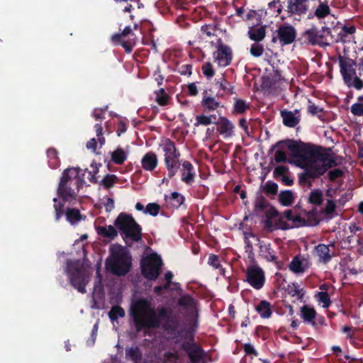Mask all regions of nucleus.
I'll list each match as a JSON object with an SVG mask.
<instances>
[{
	"label": "nucleus",
	"instance_id": "1",
	"mask_svg": "<svg viewBox=\"0 0 363 363\" xmlns=\"http://www.w3.org/2000/svg\"><path fill=\"white\" fill-rule=\"evenodd\" d=\"M284 144L294 157L299 158L306 163L305 172L298 176V182L301 184H305L308 179L319 178L329 169L338 165L334 154L331 153L330 147L286 140L277 142L272 147V150L276 147H283Z\"/></svg>",
	"mask_w": 363,
	"mask_h": 363
},
{
	"label": "nucleus",
	"instance_id": "2",
	"mask_svg": "<svg viewBox=\"0 0 363 363\" xmlns=\"http://www.w3.org/2000/svg\"><path fill=\"white\" fill-rule=\"evenodd\" d=\"M130 314L135 323L137 332L143 329H156L161 325V320L165 319L163 324L164 330L174 333L179 327V323L172 317V312L166 307H158L157 311L150 300L140 298L131 305Z\"/></svg>",
	"mask_w": 363,
	"mask_h": 363
},
{
	"label": "nucleus",
	"instance_id": "3",
	"mask_svg": "<svg viewBox=\"0 0 363 363\" xmlns=\"http://www.w3.org/2000/svg\"><path fill=\"white\" fill-rule=\"evenodd\" d=\"M79 172L74 168H67L62 172L57 188V194L64 202L76 200L84 180L78 177Z\"/></svg>",
	"mask_w": 363,
	"mask_h": 363
},
{
	"label": "nucleus",
	"instance_id": "4",
	"mask_svg": "<svg viewBox=\"0 0 363 363\" xmlns=\"http://www.w3.org/2000/svg\"><path fill=\"white\" fill-rule=\"evenodd\" d=\"M114 225L126 245L130 241L138 242L142 240V228L131 214L120 213L114 221Z\"/></svg>",
	"mask_w": 363,
	"mask_h": 363
},
{
	"label": "nucleus",
	"instance_id": "5",
	"mask_svg": "<svg viewBox=\"0 0 363 363\" xmlns=\"http://www.w3.org/2000/svg\"><path fill=\"white\" fill-rule=\"evenodd\" d=\"M105 264L106 269L113 275L124 276L131 269L132 257L128 251L121 247L111 251Z\"/></svg>",
	"mask_w": 363,
	"mask_h": 363
},
{
	"label": "nucleus",
	"instance_id": "6",
	"mask_svg": "<svg viewBox=\"0 0 363 363\" xmlns=\"http://www.w3.org/2000/svg\"><path fill=\"white\" fill-rule=\"evenodd\" d=\"M160 147L164 152V162L167 169L169 178L174 177L180 167L182 160H179L181 154L174 142L169 138L162 140Z\"/></svg>",
	"mask_w": 363,
	"mask_h": 363
},
{
	"label": "nucleus",
	"instance_id": "7",
	"mask_svg": "<svg viewBox=\"0 0 363 363\" xmlns=\"http://www.w3.org/2000/svg\"><path fill=\"white\" fill-rule=\"evenodd\" d=\"M66 272L71 285L79 292L85 294L88 283L86 270L76 263L68 262Z\"/></svg>",
	"mask_w": 363,
	"mask_h": 363
},
{
	"label": "nucleus",
	"instance_id": "8",
	"mask_svg": "<svg viewBox=\"0 0 363 363\" xmlns=\"http://www.w3.org/2000/svg\"><path fill=\"white\" fill-rule=\"evenodd\" d=\"M162 264L161 257L156 253H152L141 259L142 274L148 280H156L160 274Z\"/></svg>",
	"mask_w": 363,
	"mask_h": 363
},
{
	"label": "nucleus",
	"instance_id": "9",
	"mask_svg": "<svg viewBox=\"0 0 363 363\" xmlns=\"http://www.w3.org/2000/svg\"><path fill=\"white\" fill-rule=\"evenodd\" d=\"M54 208H55V218L56 221H59L62 216H65L66 220L71 225H77L82 220L86 219V216L81 214L79 211L74 208H67L65 211L64 203L58 201L57 198L53 199Z\"/></svg>",
	"mask_w": 363,
	"mask_h": 363
},
{
	"label": "nucleus",
	"instance_id": "10",
	"mask_svg": "<svg viewBox=\"0 0 363 363\" xmlns=\"http://www.w3.org/2000/svg\"><path fill=\"white\" fill-rule=\"evenodd\" d=\"M181 348L186 352L191 363L206 362V352L194 341V337H191L189 341L184 342L181 345Z\"/></svg>",
	"mask_w": 363,
	"mask_h": 363
},
{
	"label": "nucleus",
	"instance_id": "11",
	"mask_svg": "<svg viewBox=\"0 0 363 363\" xmlns=\"http://www.w3.org/2000/svg\"><path fill=\"white\" fill-rule=\"evenodd\" d=\"M296 30L293 26L281 24L273 34L272 42L274 43H279L280 46L284 47L293 43L296 38Z\"/></svg>",
	"mask_w": 363,
	"mask_h": 363
},
{
	"label": "nucleus",
	"instance_id": "12",
	"mask_svg": "<svg viewBox=\"0 0 363 363\" xmlns=\"http://www.w3.org/2000/svg\"><path fill=\"white\" fill-rule=\"evenodd\" d=\"M265 274L264 270L258 265L254 264L247 267L245 271V279L253 289H261L265 283Z\"/></svg>",
	"mask_w": 363,
	"mask_h": 363
},
{
	"label": "nucleus",
	"instance_id": "13",
	"mask_svg": "<svg viewBox=\"0 0 363 363\" xmlns=\"http://www.w3.org/2000/svg\"><path fill=\"white\" fill-rule=\"evenodd\" d=\"M216 51L213 53L215 61L220 67L228 66L233 59V52L230 48L224 44L221 38L217 40Z\"/></svg>",
	"mask_w": 363,
	"mask_h": 363
},
{
	"label": "nucleus",
	"instance_id": "14",
	"mask_svg": "<svg viewBox=\"0 0 363 363\" xmlns=\"http://www.w3.org/2000/svg\"><path fill=\"white\" fill-rule=\"evenodd\" d=\"M330 34V29L323 26L321 30L312 27L306 30L302 33V39L304 43L316 45L323 42L325 35Z\"/></svg>",
	"mask_w": 363,
	"mask_h": 363
},
{
	"label": "nucleus",
	"instance_id": "15",
	"mask_svg": "<svg viewBox=\"0 0 363 363\" xmlns=\"http://www.w3.org/2000/svg\"><path fill=\"white\" fill-rule=\"evenodd\" d=\"M340 72L342 77L344 83L350 82V78L356 75V71L354 66L356 62L350 58L345 57L341 55L338 57Z\"/></svg>",
	"mask_w": 363,
	"mask_h": 363
},
{
	"label": "nucleus",
	"instance_id": "16",
	"mask_svg": "<svg viewBox=\"0 0 363 363\" xmlns=\"http://www.w3.org/2000/svg\"><path fill=\"white\" fill-rule=\"evenodd\" d=\"M181 180L187 185H191L195 180L196 172L193 164L188 160H182Z\"/></svg>",
	"mask_w": 363,
	"mask_h": 363
},
{
	"label": "nucleus",
	"instance_id": "17",
	"mask_svg": "<svg viewBox=\"0 0 363 363\" xmlns=\"http://www.w3.org/2000/svg\"><path fill=\"white\" fill-rule=\"evenodd\" d=\"M299 110H295L294 112L287 110H282L280 115L282 118L283 124L289 128H294L301 121Z\"/></svg>",
	"mask_w": 363,
	"mask_h": 363
},
{
	"label": "nucleus",
	"instance_id": "18",
	"mask_svg": "<svg viewBox=\"0 0 363 363\" xmlns=\"http://www.w3.org/2000/svg\"><path fill=\"white\" fill-rule=\"evenodd\" d=\"M259 255L265 260L269 262L278 263V257L275 255L274 250L272 248L271 243H265L264 241L259 240Z\"/></svg>",
	"mask_w": 363,
	"mask_h": 363
},
{
	"label": "nucleus",
	"instance_id": "19",
	"mask_svg": "<svg viewBox=\"0 0 363 363\" xmlns=\"http://www.w3.org/2000/svg\"><path fill=\"white\" fill-rule=\"evenodd\" d=\"M141 165L144 170L152 172L158 165V158L157 155L150 151L145 154L141 160Z\"/></svg>",
	"mask_w": 363,
	"mask_h": 363
},
{
	"label": "nucleus",
	"instance_id": "20",
	"mask_svg": "<svg viewBox=\"0 0 363 363\" xmlns=\"http://www.w3.org/2000/svg\"><path fill=\"white\" fill-rule=\"evenodd\" d=\"M217 125H218V131L224 138H229L233 135L235 126L226 117H220Z\"/></svg>",
	"mask_w": 363,
	"mask_h": 363
},
{
	"label": "nucleus",
	"instance_id": "21",
	"mask_svg": "<svg viewBox=\"0 0 363 363\" xmlns=\"http://www.w3.org/2000/svg\"><path fill=\"white\" fill-rule=\"evenodd\" d=\"M314 251L319 258V262L321 263L328 264L333 257L329 246L327 245L318 244L315 247Z\"/></svg>",
	"mask_w": 363,
	"mask_h": 363
},
{
	"label": "nucleus",
	"instance_id": "22",
	"mask_svg": "<svg viewBox=\"0 0 363 363\" xmlns=\"http://www.w3.org/2000/svg\"><path fill=\"white\" fill-rule=\"evenodd\" d=\"M306 1L307 0H289L288 5L289 12L297 15L306 13L308 10Z\"/></svg>",
	"mask_w": 363,
	"mask_h": 363
},
{
	"label": "nucleus",
	"instance_id": "23",
	"mask_svg": "<svg viewBox=\"0 0 363 363\" xmlns=\"http://www.w3.org/2000/svg\"><path fill=\"white\" fill-rule=\"evenodd\" d=\"M164 201L168 206L173 208H179L185 201V198L181 194L174 191L172 192L171 196H164Z\"/></svg>",
	"mask_w": 363,
	"mask_h": 363
},
{
	"label": "nucleus",
	"instance_id": "24",
	"mask_svg": "<svg viewBox=\"0 0 363 363\" xmlns=\"http://www.w3.org/2000/svg\"><path fill=\"white\" fill-rule=\"evenodd\" d=\"M286 291L288 294L292 297H296L297 300L302 301L306 294L304 288H301L300 284L297 282H293L288 284Z\"/></svg>",
	"mask_w": 363,
	"mask_h": 363
},
{
	"label": "nucleus",
	"instance_id": "25",
	"mask_svg": "<svg viewBox=\"0 0 363 363\" xmlns=\"http://www.w3.org/2000/svg\"><path fill=\"white\" fill-rule=\"evenodd\" d=\"M317 313L315 310L308 305H304L301 308V317L303 322L311 325L315 320Z\"/></svg>",
	"mask_w": 363,
	"mask_h": 363
},
{
	"label": "nucleus",
	"instance_id": "26",
	"mask_svg": "<svg viewBox=\"0 0 363 363\" xmlns=\"http://www.w3.org/2000/svg\"><path fill=\"white\" fill-rule=\"evenodd\" d=\"M256 311L262 318H269L272 314V309L269 302L262 300L255 307Z\"/></svg>",
	"mask_w": 363,
	"mask_h": 363
},
{
	"label": "nucleus",
	"instance_id": "27",
	"mask_svg": "<svg viewBox=\"0 0 363 363\" xmlns=\"http://www.w3.org/2000/svg\"><path fill=\"white\" fill-rule=\"evenodd\" d=\"M96 232L99 235L110 240H114L119 233L111 225L108 226H98L96 228Z\"/></svg>",
	"mask_w": 363,
	"mask_h": 363
},
{
	"label": "nucleus",
	"instance_id": "28",
	"mask_svg": "<svg viewBox=\"0 0 363 363\" xmlns=\"http://www.w3.org/2000/svg\"><path fill=\"white\" fill-rule=\"evenodd\" d=\"M128 155V151H125L121 147H118L111 153V158L113 163L121 165L126 161Z\"/></svg>",
	"mask_w": 363,
	"mask_h": 363
},
{
	"label": "nucleus",
	"instance_id": "29",
	"mask_svg": "<svg viewBox=\"0 0 363 363\" xmlns=\"http://www.w3.org/2000/svg\"><path fill=\"white\" fill-rule=\"evenodd\" d=\"M323 201V192L319 189L312 190L308 197V203L317 206H321Z\"/></svg>",
	"mask_w": 363,
	"mask_h": 363
},
{
	"label": "nucleus",
	"instance_id": "30",
	"mask_svg": "<svg viewBox=\"0 0 363 363\" xmlns=\"http://www.w3.org/2000/svg\"><path fill=\"white\" fill-rule=\"evenodd\" d=\"M48 163L50 168L57 169L60 167V160L58 157V152L56 149L50 147L47 150Z\"/></svg>",
	"mask_w": 363,
	"mask_h": 363
},
{
	"label": "nucleus",
	"instance_id": "31",
	"mask_svg": "<svg viewBox=\"0 0 363 363\" xmlns=\"http://www.w3.org/2000/svg\"><path fill=\"white\" fill-rule=\"evenodd\" d=\"M201 106L204 111L209 112L219 107L220 103L214 97L204 96L201 101Z\"/></svg>",
	"mask_w": 363,
	"mask_h": 363
},
{
	"label": "nucleus",
	"instance_id": "32",
	"mask_svg": "<svg viewBox=\"0 0 363 363\" xmlns=\"http://www.w3.org/2000/svg\"><path fill=\"white\" fill-rule=\"evenodd\" d=\"M249 38L255 42L262 41L266 35V30L264 26H260L259 28H254L249 30L248 32Z\"/></svg>",
	"mask_w": 363,
	"mask_h": 363
},
{
	"label": "nucleus",
	"instance_id": "33",
	"mask_svg": "<svg viewBox=\"0 0 363 363\" xmlns=\"http://www.w3.org/2000/svg\"><path fill=\"white\" fill-rule=\"evenodd\" d=\"M294 196L291 191H281L279 194V201L284 206H289L294 201Z\"/></svg>",
	"mask_w": 363,
	"mask_h": 363
},
{
	"label": "nucleus",
	"instance_id": "34",
	"mask_svg": "<svg viewBox=\"0 0 363 363\" xmlns=\"http://www.w3.org/2000/svg\"><path fill=\"white\" fill-rule=\"evenodd\" d=\"M126 358L138 362L142 359V352L138 346L128 347L125 349Z\"/></svg>",
	"mask_w": 363,
	"mask_h": 363
},
{
	"label": "nucleus",
	"instance_id": "35",
	"mask_svg": "<svg viewBox=\"0 0 363 363\" xmlns=\"http://www.w3.org/2000/svg\"><path fill=\"white\" fill-rule=\"evenodd\" d=\"M208 264L216 269H218L220 274L225 276V270L220 264V262L218 255L211 254L208 259Z\"/></svg>",
	"mask_w": 363,
	"mask_h": 363
},
{
	"label": "nucleus",
	"instance_id": "36",
	"mask_svg": "<svg viewBox=\"0 0 363 363\" xmlns=\"http://www.w3.org/2000/svg\"><path fill=\"white\" fill-rule=\"evenodd\" d=\"M250 104L246 101L240 99H235L233 111L236 113L242 114L250 109Z\"/></svg>",
	"mask_w": 363,
	"mask_h": 363
},
{
	"label": "nucleus",
	"instance_id": "37",
	"mask_svg": "<svg viewBox=\"0 0 363 363\" xmlns=\"http://www.w3.org/2000/svg\"><path fill=\"white\" fill-rule=\"evenodd\" d=\"M218 30L217 25L215 23L205 24L201 28V34L208 38L216 36Z\"/></svg>",
	"mask_w": 363,
	"mask_h": 363
},
{
	"label": "nucleus",
	"instance_id": "38",
	"mask_svg": "<svg viewBox=\"0 0 363 363\" xmlns=\"http://www.w3.org/2000/svg\"><path fill=\"white\" fill-rule=\"evenodd\" d=\"M262 191L267 196H275L278 192V184L272 181H267L262 186Z\"/></svg>",
	"mask_w": 363,
	"mask_h": 363
},
{
	"label": "nucleus",
	"instance_id": "39",
	"mask_svg": "<svg viewBox=\"0 0 363 363\" xmlns=\"http://www.w3.org/2000/svg\"><path fill=\"white\" fill-rule=\"evenodd\" d=\"M330 12L328 2H320V4L315 11V15L318 18H323L327 16Z\"/></svg>",
	"mask_w": 363,
	"mask_h": 363
},
{
	"label": "nucleus",
	"instance_id": "40",
	"mask_svg": "<svg viewBox=\"0 0 363 363\" xmlns=\"http://www.w3.org/2000/svg\"><path fill=\"white\" fill-rule=\"evenodd\" d=\"M125 315L124 309L120 306H114L108 312V317L112 320H116L119 317L123 318Z\"/></svg>",
	"mask_w": 363,
	"mask_h": 363
},
{
	"label": "nucleus",
	"instance_id": "41",
	"mask_svg": "<svg viewBox=\"0 0 363 363\" xmlns=\"http://www.w3.org/2000/svg\"><path fill=\"white\" fill-rule=\"evenodd\" d=\"M216 84L218 86V89L222 90L225 94L230 95L234 93V86L224 78H222L221 81L218 82Z\"/></svg>",
	"mask_w": 363,
	"mask_h": 363
},
{
	"label": "nucleus",
	"instance_id": "42",
	"mask_svg": "<svg viewBox=\"0 0 363 363\" xmlns=\"http://www.w3.org/2000/svg\"><path fill=\"white\" fill-rule=\"evenodd\" d=\"M128 39L121 42V46L125 49L126 53H131L133 47L136 45L137 37L134 33L133 36L128 35Z\"/></svg>",
	"mask_w": 363,
	"mask_h": 363
},
{
	"label": "nucleus",
	"instance_id": "43",
	"mask_svg": "<svg viewBox=\"0 0 363 363\" xmlns=\"http://www.w3.org/2000/svg\"><path fill=\"white\" fill-rule=\"evenodd\" d=\"M268 205V202L262 195L257 196L254 211L258 213L259 212H264Z\"/></svg>",
	"mask_w": 363,
	"mask_h": 363
},
{
	"label": "nucleus",
	"instance_id": "44",
	"mask_svg": "<svg viewBox=\"0 0 363 363\" xmlns=\"http://www.w3.org/2000/svg\"><path fill=\"white\" fill-rule=\"evenodd\" d=\"M156 101L160 106H166L168 104L169 96L165 92L163 88L160 89L157 91H155Z\"/></svg>",
	"mask_w": 363,
	"mask_h": 363
},
{
	"label": "nucleus",
	"instance_id": "45",
	"mask_svg": "<svg viewBox=\"0 0 363 363\" xmlns=\"http://www.w3.org/2000/svg\"><path fill=\"white\" fill-rule=\"evenodd\" d=\"M315 298L318 302L323 303V307L325 308H328L331 304V301L327 291L318 292L315 294Z\"/></svg>",
	"mask_w": 363,
	"mask_h": 363
},
{
	"label": "nucleus",
	"instance_id": "46",
	"mask_svg": "<svg viewBox=\"0 0 363 363\" xmlns=\"http://www.w3.org/2000/svg\"><path fill=\"white\" fill-rule=\"evenodd\" d=\"M289 269L291 272L296 274L303 273L304 272L303 263L297 257L293 258L289 264Z\"/></svg>",
	"mask_w": 363,
	"mask_h": 363
},
{
	"label": "nucleus",
	"instance_id": "47",
	"mask_svg": "<svg viewBox=\"0 0 363 363\" xmlns=\"http://www.w3.org/2000/svg\"><path fill=\"white\" fill-rule=\"evenodd\" d=\"M179 303L184 308H194L196 307L195 299L189 295H185L181 297L179 300Z\"/></svg>",
	"mask_w": 363,
	"mask_h": 363
},
{
	"label": "nucleus",
	"instance_id": "48",
	"mask_svg": "<svg viewBox=\"0 0 363 363\" xmlns=\"http://www.w3.org/2000/svg\"><path fill=\"white\" fill-rule=\"evenodd\" d=\"M117 180V177L115 174H106L101 181V184L106 189L111 188Z\"/></svg>",
	"mask_w": 363,
	"mask_h": 363
},
{
	"label": "nucleus",
	"instance_id": "49",
	"mask_svg": "<svg viewBox=\"0 0 363 363\" xmlns=\"http://www.w3.org/2000/svg\"><path fill=\"white\" fill-rule=\"evenodd\" d=\"M264 51V46L262 44L256 42L253 43L250 50V54L255 57H259L263 55Z\"/></svg>",
	"mask_w": 363,
	"mask_h": 363
},
{
	"label": "nucleus",
	"instance_id": "50",
	"mask_svg": "<svg viewBox=\"0 0 363 363\" xmlns=\"http://www.w3.org/2000/svg\"><path fill=\"white\" fill-rule=\"evenodd\" d=\"M345 84L348 87H354L357 90H361L363 88V80L356 75L350 78V82Z\"/></svg>",
	"mask_w": 363,
	"mask_h": 363
},
{
	"label": "nucleus",
	"instance_id": "51",
	"mask_svg": "<svg viewBox=\"0 0 363 363\" xmlns=\"http://www.w3.org/2000/svg\"><path fill=\"white\" fill-rule=\"evenodd\" d=\"M160 210V206L156 203H148L144 211L145 213H148L150 216H156L158 215Z\"/></svg>",
	"mask_w": 363,
	"mask_h": 363
},
{
	"label": "nucleus",
	"instance_id": "52",
	"mask_svg": "<svg viewBox=\"0 0 363 363\" xmlns=\"http://www.w3.org/2000/svg\"><path fill=\"white\" fill-rule=\"evenodd\" d=\"M203 75L207 79H211L215 75V71L211 62H205L201 67Z\"/></svg>",
	"mask_w": 363,
	"mask_h": 363
},
{
	"label": "nucleus",
	"instance_id": "53",
	"mask_svg": "<svg viewBox=\"0 0 363 363\" xmlns=\"http://www.w3.org/2000/svg\"><path fill=\"white\" fill-rule=\"evenodd\" d=\"M336 209V203L331 199H328L325 207L322 210V213L326 216L333 215Z\"/></svg>",
	"mask_w": 363,
	"mask_h": 363
},
{
	"label": "nucleus",
	"instance_id": "54",
	"mask_svg": "<svg viewBox=\"0 0 363 363\" xmlns=\"http://www.w3.org/2000/svg\"><path fill=\"white\" fill-rule=\"evenodd\" d=\"M211 123L212 122L211 121V118L206 115L202 114L196 116V122L194 123V126L208 125Z\"/></svg>",
	"mask_w": 363,
	"mask_h": 363
},
{
	"label": "nucleus",
	"instance_id": "55",
	"mask_svg": "<svg viewBox=\"0 0 363 363\" xmlns=\"http://www.w3.org/2000/svg\"><path fill=\"white\" fill-rule=\"evenodd\" d=\"M269 9H270L273 14L278 16L281 12V6L279 0H274L268 4Z\"/></svg>",
	"mask_w": 363,
	"mask_h": 363
},
{
	"label": "nucleus",
	"instance_id": "56",
	"mask_svg": "<svg viewBox=\"0 0 363 363\" xmlns=\"http://www.w3.org/2000/svg\"><path fill=\"white\" fill-rule=\"evenodd\" d=\"M94 128L96 130L97 140L99 143L100 147H102L106 143V139L104 137L103 133V127L101 124L97 123L94 125Z\"/></svg>",
	"mask_w": 363,
	"mask_h": 363
},
{
	"label": "nucleus",
	"instance_id": "57",
	"mask_svg": "<svg viewBox=\"0 0 363 363\" xmlns=\"http://www.w3.org/2000/svg\"><path fill=\"white\" fill-rule=\"evenodd\" d=\"M255 334L257 337L266 340L269 335V329L267 327L259 325L256 328Z\"/></svg>",
	"mask_w": 363,
	"mask_h": 363
},
{
	"label": "nucleus",
	"instance_id": "58",
	"mask_svg": "<svg viewBox=\"0 0 363 363\" xmlns=\"http://www.w3.org/2000/svg\"><path fill=\"white\" fill-rule=\"evenodd\" d=\"M350 111L354 116H363V104L355 103L352 105Z\"/></svg>",
	"mask_w": 363,
	"mask_h": 363
},
{
	"label": "nucleus",
	"instance_id": "59",
	"mask_svg": "<svg viewBox=\"0 0 363 363\" xmlns=\"http://www.w3.org/2000/svg\"><path fill=\"white\" fill-rule=\"evenodd\" d=\"M343 172L340 169H334L328 173V179L331 182H335L337 179L343 176Z\"/></svg>",
	"mask_w": 363,
	"mask_h": 363
},
{
	"label": "nucleus",
	"instance_id": "60",
	"mask_svg": "<svg viewBox=\"0 0 363 363\" xmlns=\"http://www.w3.org/2000/svg\"><path fill=\"white\" fill-rule=\"evenodd\" d=\"M242 347L246 355H252L254 357H257L259 354L258 352L250 343L244 344Z\"/></svg>",
	"mask_w": 363,
	"mask_h": 363
},
{
	"label": "nucleus",
	"instance_id": "61",
	"mask_svg": "<svg viewBox=\"0 0 363 363\" xmlns=\"http://www.w3.org/2000/svg\"><path fill=\"white\" fill-rule=\"evenodd\" d=\"M355 31H356V27L354 26L345 25L342 27V30L340 33V35H342V37H346L348 35H352V34L354 33Z\"/></svg>",
	"mask_w": 363,
	"mask_h": 363
},
{
	"label": "nucleus",
	"instance_id": "62",
	"mask_svg": "<svg viewBox=\"0 0 363 363\" xmlns=\"http://www.w3.org/2000/svg\"><path fill=\"white\" fill-rule=\"evenodd\" d=\"M178 72L181 75L190 76L192 73V65L190 64L183 65L179 67Z\"/></svg>",
	"mask_w": 363,
	"mask_h": 363
},
{
	"label": "nucleus",
	"instance_id": "63",
	"mask_svg": "<svg viewBox=\"0 0 363 363\" xmlns=\"http://www.w3.org/2000/svg\"><path fill=\"white\" fill-rule=\"evenodd\" d=\"M315 320L312 323L311 326L315 329L318 330L319 328L323 325H325V319L322 315H317L315 316Z\"/></svg>",
	"mask_w": 363,
	"mask_h": 363
},
{
	"label": "nucleus",
	"instance_id": "64",
	"mask_svg": "<svg viewBox=\"0 0 363 363\" xmlns=\"http://www.w3.org/2000/svg\"><path fill=\"white\" fill-rule=\"evenodd\" d=\"M107 110V106H105L104 108H95L94 112L92 113V116L96 120H102L104 118V112Z\"/></svg>",
	"mask_w": 363,
	"mask_h": 363
}]
</instances>
